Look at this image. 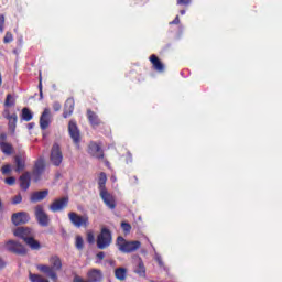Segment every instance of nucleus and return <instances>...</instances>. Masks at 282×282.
<instances>
[{
	"label": "nucleus",
	"mask_w": 282,
	"mask_h": 282,
	"mask_svg": "<svg viewBox=\"0 0 282 282\" xmlns=\"http://www.w3.org/2000/svg\"><path fill=\"white\" fill-rule=\"evenodd\" d=\"M48 264H37L36 270L41 272L42 274H45L51 281L58 282V273L61 270H63V260H61V257L58 256H52L48 259Z\"/></svg>",
	"instance_id": "nucleus-1"
},
{
	"label": "nucleus",
	"mask_w": 282,
	"mask_h": 282,
	"mask_svg": "<svg viewBox=\"0 0 282 282\" xmlns=\"http://www.w3.org/2000/svg\"><path fill=\"white\" fill-rule=\"evenodd\" d=\"M14 237L23 239L24 243L32 250H41V242L34 239V231L30 227H18L13 231Z\"/></svg>",
	"instance_id": "nucleus-2"
},
{
	"label": "nucleus",
	"mask_w": 282,
	"mask_h": 282,
	"mask_svg": "<svg viewBox=\"0 0 282 282\" xmlns=\"http://www.w3.org/2000/svg\"><path fill=\"white\" fill-rule=\"evenodd\" d=\"M117 245L119 246L120 252L129 254L131 252H135V250H140L142 242L138 240L127 241L122 236H119L117 238Z\"/></svg>",
	"instance_id": "nucleus-3"
},
{
	"label": "nucleus",
	"mask_w": 282,
	"mask_h": 282,
	"mask_svg": "<svg viewBox=\"0 0 282 282\" xmlns=\"http://www.w3.org/2000/svg\"><path fill=\"white\" fill-rule=\"evenodd\" d=\"M112 241L113 237L111 236V230L107 227L101 228L100 234L97 236V248L99 250H107Z\"/></svg>",
	"instance_id": "nucleus-4"
},
{
	"label": "nucleus",
	"mask_w": 282,
	"mask_h": 282,
	"mask_svg": "<svg viewBox=\"0 0 282 282\" xmlns=\"http://www.w3.org/2000/svg\"><path fill=\"white\" fill-rule=\"evenodd\" d=\"M4 250L11 252V254H18V257H25L28 249L21 242L17 240H8L4 242Z\"/></svg>",
	"instance_id": "nucleus-5"
},
{
	"label": "nucleus",
	"mask_w": 282,
	"mask_h": 282,
	"mask_svg": "<svg viewBox=\"0 0 282 282\" xmlns=\"http://www.w3.org/2000/svg\"><path fill=\"white\" fill-rule=\"evenodd\" d=\"M68 219L75 228H87L89 226V216L87 214L80 216L75 212L68 213Z\"/></svg>",
	"instance_id": "nucleus-6"
},
{
	"label": "nucleus",
	"mask_w": 282,
	"mask_h": 282,
	"mask_svg": "<svg viewBox=\"0 0 282 282\" xmlns=\"http://www.w3.org/2000/svg\"><path fill=\"white\" fill-rule=\"evenodd\" d=\"M68 134L76 149H80V129H78V123H76V120L74 119L68 122Z\"/></svg>",
	"instance_id": "nucleus-7"
},
{
	"label": "nucleus",
	"mask_w": 282,
	"mask_h": 282,
	"mask_svg": "<svg viewBox=\"0 0 282 282\" xmlns=\"http://www.w3.org/2000/svg\"><path fill=\"white\" fill-rule=\"evenodd\" d=\"M50 160L53 166H61V164H63V151L61 150V145L58 143L53 144Z\"/></svg>",
	"instance_id": "nucleus-8"
},
{
	"label": "nucleus",
	"mask_w": 282,
	"mask_h": 282,
	"mask_svg": "<svg viewBox=\"0 0 282 282\" xmlns=\"http://www.w3.org/2000/svg\"><path fill=\"white\" fill-rule=\"evenodd\" d=\"M35 218L39 226H42V228H47V226H50V216L45 213L42 205L35 207Z\"/></svg>",
	"instance_id": "nucleus-9"
},
{
	"label": "nucleus",
	"mask_w": 282,
	"mask_h": 282,
	"mask_svg": "<svg viewBox=\"0 0 282 282\" xmlns=\"http://www.w3.org/2000/svg\"><path fill=\"white\" fill-rule=\"evenodd\" d=\"M13 226H23L30 221V214L26 212H18L11 215Z\"/></svg>",
	"instance_id": "nucleus-10"
},
{
	"label": "nucleus",
	"mask_w": 282,
	"mask_h": 282,
	"mask_svg": "<svg viewBox=\"0 0 282 282\" xmlns=\"http://www.w3.org/2000/svg\"><path fill=\"white\" fill-rule=\"evenodd\" d=\"M88 153L91 158H96V160H105V151H102V148L94 141L88 144Z\"/></svg>",
	"instance_id": "nucleus-11"
},
{
	"label": "nucleus",
	"mask_w": 282,
	"mask_h": 282,
	"mask_svg": "<svg viewBox=\"0 0 282 282\" xmlns=\"http://www.w3.org/2000/svg\"><path fill=\"white\" fill-rule=\"evenodd\" d=\"M43 173H45V159L40 158L35 161L34 169H33L34 182H39Z\"/></svg>",
	"instance_id": "nucleus-12"
},
{
	"label": "nucleus",
	"mask_w": 282,
	"mask_h": 282,
	"mask_svg": "<svg viewBox=\"0 0 282 282\" xmlns=\"http://www.w3.org/2000/svg\"><path fill=\"white\" fill-rule=\"evenodd\" d=\"M99 195L104 202V204L110 209L116 210V197L111 195L107 189L99 192Z\"/></svg>",
	"instance_id": "nucleus-13"
},
{
	"label": "nucleus",
	"mask_w": 282,
	"mask_h": 282,
	"mask_svg": "<svg viewBox=\"0 0 282 282\" xmlns=\"http://www.w3.org/2000/svg\"><path fill=\"white\" fill-rule=\"evenodd\" d=\"M68 204H69V197L64 196L59 199H55L50 205V210H52V213H58V210H63V208H67Z\"/></svg>",
	"instance_id": "nucleus-14"
},
{
	"label": "nucleus",
	"mask_w": 282,
	"mask_h": 282,
	"mask_svg": "<svg viewBox=\"0 0 282 282\" xmlns=\"http://www.w3.org/2000/svg\"><path fill=\"white\" fill-rule=\"evenodd\" d=\"M4 113V118L9 121V131H11V133H14V131H17V122L19 120V117L17 116V113L10 115V110H6Z\"/></svg>",
	"instance_id": "nucleus-15"
},
{
	"label": "nucleus",
	"mask_w": 282,
	"mask_h": 282,
	"mask_svg": "<svg viewBox=\"0 0 282 282\" xmlns=\"http://www.w3.org/2000/svg\"><path fill=\"white\" fill-rule=\"evenodd\" d=\"M87 279H88V282H102V279H105V275L102 274V271L99 269H90L87 272Z\"/></svg>",
	"instance_id": "nucleus-16"
},
{
	"label": "nucleus",
	"mask_w": 282,
	"mask_h": 282,
	"mask_svg": "<svg viewBox=\"0 0 282 282\" xmlns=\"http://www.w3.org/2000/svg\"><path fill=\"white\" fill-rule=\"evenodd\" d=\"M20 188L22 191H28V188H30V184L32 182V174L30 172H24L20 178Z\"/></svg>",
	"instance_id": "nucleus-17"
},
{
	"label": "nucleus",
	"mask_w": 282,
	"mask_h": 282,
	"mask_svg": "<svg viewBox=\"0 0 282 282\" xmlns=\"http://www.w3.org/2000/svg\"><path fill=\"white\" fill-rule=\"evenodd\" d=\"M149 61L152 64V67L155 72H159L160 74L164 72V64L162 63V61H160V57H158V55L152 54L149 57Z\"/></svg>",
	"instance_id": "nucleus-18"
},
{
	"label": "nucleus",
	"mask_w": 282,
	"mask_h": 282,
	"mask_svg": "<svg viewBox=\"0 0 282 282\" xmlns=\"http://www.w3.org/2000/svg\"><path fill=\"white\" fill-rule=\"evenodd\" d=\"M47 195H50L48 189L34 192V193L31 194L30 202L32 204H36V202H43V199H45L47 197Z\"/></svg>",
	"instance_id": "nucleus-19"
},
{
	"label": "nucleus",
	"mask_w": 282,
	"mask_h": 282,
	"mask_svg": "<svg viewBox=\"0 0 282 282\" xmlns=\"http://www.w3.org/2000/svg\"><path fill=\"white\" fill-rule=\"evenodd\" d=\"M40 127L43 131L50 127V108H45L40 118Z\"/></svg>",
	"instance_id": "nucleus-20"
},
{
	"label": "nucleus",
	"mask_w": 282,
	"mask_h": 282,
	"mask_svg": "<svg viewBox=\"0 0 282 282\" xmlns=\"http://www.w3.org/2000/svg\"><path fill=\"white\" fill-rule=\"evenodd\" d=\"M87 118L91 127L100 126V118H98V115L94 112V110H90V109L87 110Z\"/></svg>",
	"instance_id": "nucleus-21"
},
{
	"label": "nucleus",
	"mask_w": 282,
	"mask_h": 282,
	"mask_svg": "<svg viewBox=\"0 0 282 282\" xmlns=\"http://www.w3.org/2000/svg\"><path fill=\"white\" fill-rule=\"evenodd\" d=\"M15 162V173H21L22 171H25V158H22L21 155L14 156Z\"/></svg>",
	"instance_id": "nucleus-22"
},
{
	"label": "nucleus",
	"mask_w": 282,
	"mask_h": 282,
	"mask_svg": "<svg viewBox=\"0 0 282 282\" xmlns=\"http://www.w3.org/2000/svg\"><path fill=\"white\" fill-rule=\"evenodd\" d=\"M74 113V101L67 100L64 106L63 118H69Z\"/></svg>",
	"instance_id": "nucleus-23"
},
{
	"label": "nucleus",
	"mask_w": 282,
	"mask_h": 282,
	"mask_svg": "<svg viewBox=\"0 0 282 282\" xmlns=\"http://www.w3.org/2000/svg\"><path fill=\"white\" fill-rule=\"evenodd\" d=\"M0 151H2L4 155H12V153H14V147L9 142L0 143Z\"/></svg>",
	"instance_id": "nucleus-24"
},
{
	"label": "nucleus",
	"mask_w": 282,
	"mask_h": 282,
	"mask_svg": "<svg viewBox=\"0 0 282 282\" xmlns=\"http://www.w3.org/2000/svg\"><path fill=\"white\" fill-rule=\"evenodd\" d=\"M106 185H107V174L105 172H101L98 178L99 193H101L102 191H107Z\"/></svg>",
	"instance_id": "nucleus-25"
},
{
	"label": "nucleus",
	"mask_w": 282,
	"mask_h": 282,
	"mask_svg": "<svg viewBox=\"0 0 282 282\" xmlns=\"http://www.w3.org/2000/svg\"><path fill=\"white\" fill-rule=\"evenodd\" d=\"M115 278L118 280V281H126L127 280V268H117L115 270Z\"/></svg>",
	"instance_id": "nucleus-26"
},
{
	"label": "nucleus",
	"mask_w": 282,
	"mask_h": 282,
	"mask_svg": "<svg viewBox=\"0 0 282 282\" xmlns=\"http://www.w3.org/2000/svg\"><path fill=\"white\" fill-rule=\"evenodd\" d=\"M135 274H139V276H147V267H144V262L141 258H139V262L137 268L134 269Z\"/></svg>",
	"instance_id": "nucleus-27"
},
{
	"label": "nucleus",
	"mask_w": 282,
	"mask_h": 282,
	"mask_svg": "<svg viewBox=\"0 0 282 282\" xmlns=\"http://www.w3.org/2000/svg\"><path fill=\"white\" fill-rule=\"evenodd\" d=\"M32 118H34V113H32V110H30V108H23L21 119L24 120V122H30Z\"/></svg>",
	"instance_id": "nucleus-28"
},
{
	"label": "nucleus",
	"mask_w": 282,
	"mask_h": 282,
	"mask_svg": "<svg viewBox=\"0 0 282 282\" xmlns=\"http://www.w3.org/2000/svg\"><path fill=\"white\" fill-rule=\"evenodd\" d=\"M29 280L31 282H50V280H47L46 278H43V275L32 273V272L29 273Z\"/></svg>",
	"instance_id": "nucleus-29"
},
{
	"label": "nucleus",
	"mask_w": 282,
	"mask_h": 282,
	"mask_svg": "<svg viewBox=\"0 0 282 282\" xmlns=\"http://www.w3.org/2000/svg\"><path fill=\"white\" fill-rule=\"evenodd\" d=\"M17 105V100L11 94H8L4 100V107H14Z\"/></svg>",
	"instance_id": "nucleus-30"
},
{
	"label": "nucleus",
	"mask_w": 282,
	"mask_h": 282,
	"mask_svg": "<svg viewBox=\"0 0 282 282\" xmlns=\"http://www.w3.org/2000/svg\"><path fill=\"white\" fill-rule=\"evenodd\" d=\"M75 248H77V250H83L85 248V240H83V236H76Z\"/></svg>",
	"instance_id": "nucleus-31"
},
{
	"label": "nucleus",
	"mask_w": 282,
	"mask_h": 282,
	"mask_svg": "<svg viewBox=\"0 0 282 282\" xmlns=\"http://www.w3.org/2000/svg\"><path fill=\"white\" fill-rule=\"evenodd\" d=\"M11 172H12V165L10 164H6L1 167L2 175H10Z\"/></svg>",
	"instance_id": "nucleus-32"
},
{
	"label": "nucleus",
	"mask_w": 282,
	"mask_h": 282,
	"mask_svg": "<svg viewBox=\"0 0 282 282\" xmlns=\"http://www.w3.org/2000/svg\"><path fill=\"white\" fill-rule=\"evenodd\" d=\"M12 41H14V35H12L11 32H7L3 37V43L8 44V43H12Z\"/></svg>",
	"instance_id": "nucleus-33"
},
{
	"label": "nucleus",
	"mask_w": 282,
	"mask_h": 282,
	"mask_svg": "<svg viewBox=\"0 0 282 282\" xmlns=\"http://www.w3.org/2000/svg\"><path fill=\"white\" fill-rule=\"evenodd\" d=\"M21 202H23V196H21V194H18L12 198L11 204H13V206H17V204H21Z\"/></svg>",
	"instance_id": "nucleus-34"
},
{
	"label": "nucleus",
	"mask_w": 282,
	"mask_h": 282,
	"mask_svg": "<svg viewBox=\"0 0 282 282\" xmlns=\"http://www.w3.org/2000/svg\"><path fill=\"white\" fill-rule=\"evenodd\" d=\"M121 228L126 235H129L131 232V224L129 223H121Z\"/></svg>",
	"instance_id": "nucleus-35"
},
{
	"label": "nucleus",
	"mask_w": 282,
	"mask_h": 282,
	"mask_svg": "<svg viewBox=\"0 0 282 282\" xmlns=\"http://www.w3.org/2000/svg\"><path fill=\"white\" fill-rule=\"evenodd\" d=\"M6 184H8V186H14V184H17V178L13 176H10L8 178L4 180Z\"/></svg>",
	"instance_id": "nucleus-36"
},
{
	"label": "nucleus",
	"mask_w": 282,
	"mask_h": 282,
	"mask_svg": "<svg viewBox=\"0 0 282 282\" xmlns=\"http://www.w3.org/2000/svg\"><path fill=\"white\" fill-rule=\"evenodd\" d=\"M6 25V17L0 14V32H3V28Z\"/></svg>",
	"instance_id": "nucleus-37"
},
{
	"label": "nucleus",
	"mask_w": 282,
	"mask_h": 282,
	"mask_svg": "<svg viewBox=\"0 0 282 282\" xmlns=\"http://www.w3.org/2000/svg\"><path fill=\"white\" fill-rule=\"evenodd\" d=\"M96 241V237H94V234L88 232L87 234V242L88 243H94Z\"/></svg>",
	"instance_id": "nucleus-38"
},
{
	"label": "nucleus",
	"mask_w": 282,
	"mask_h": 282,
	"mask_svg": "<svg viewBox=\"0 0 282 282\" xmlns=\"http://www.w3.org/2000/svg\"><path fill=\"white\" fill-rule=\"evenodd\" d=\"M177 6H191V0H176Z\"/></svg>",
	"instance_id": "nucleus-39"
},
{
	"label": "nucleus",
	"mask_w": 282,
	"mask_h": 282,
	"mask_svg": "<svg viewBox=\"0 0 282 282\" xmlns=\"http://www.w3.org/2000/svg\"><path fill=\"white\" fill-rule=\"evenodd\" d=\"M8 140V134L6 132L0 133V144L6 143Z\"/></svg>",
	"instance_id": "nucleus-40"
},
{
	"label": "nucleus",
	"mask_w": 282,
	"mask_h": 282,
	"mask_svg": "<svg viewBox=\"0 0 282 282\" xmlns=\"http://www.w3.org/2000/svg\"><path fill=\"white\" fill-rule=\"evenodd\" d=\"M61 108H62L61 102L55 101V102L53 104V109H54V111H61Z\"/></svg>",
	"instance_id": "nucleus-41"
},
{
	"label": "nucleus",
	"mask_w": 282,
	"mask_h": 282,
	"mask_svg": "<svg viewBox=\"0 0 282 282\" xmlns=\"http://www.w3.org/2000/svg\"><path fill=\"white\" fill-rule=\"evenodd\" d=\"M178 23H180V15H176L175 19L172 22H170V25H178Z\"/></svg>",
	"instance_id": "nucleus-42"
},
{
	"label": "nucleus",
	"mask_w": 282,
	"mask_h": 282,
	"mask_svg": "<svg viewBox=\"0 0 282 282\" xmlns=\"http://www.w3.org/2000/svg\"><path fill=\"white\" fill-rule=\"evenodd\" d=\"M96 258L99 259V261H102V259H105V252H104V251L98 252V253L96 254Z\"/></svg>",
	"instance_id": "nucleus-43"
},
{
	"label": "nucleus",
	"mask_w": 282,
	"mask_h": 282,
	"mask_svg": "<svg viewBox=\"0 0 282 282\" xmlns=\"http://www.w3.org/2000/svg\"><path fill=\"white\" fill-rule=\"evenodd\" d=\"M39 87H40V98H43V83H41V80H40Z\"/></svg>",
	"instance_id": "nucleus-44"
},
{
	"label": "nucleus",
	"mask_w": 282,
	"mask_h": 282,
	"mask_svg": "<svg viewBox=\"0 0 282 282\" xmlns=\"http://www.w3.org/2000/svg\"><path fill=\"white\" fill-rule=\"evenodd\" d=\"M7 263L3 261V258L0 257V270H3L6 268Z\"/></svg>",
	"instance_id": "nucleus-45"
},
{
	"label": "nucleus",
	"mask_w": 282,
	"mask_h": 282,
	"mask_svg": "<svg viewBox=\"0 0 282 282\" xmlns=\"http://www.w3.org/2000/svg\"><path fill=\"white\" fill-rule=\"evenodd\" d=\"M156 261H158L159 265H163V262H162L161 258H158Z\"/></svg>",
	"instance_id": "nucleus-46"
},
{
	"label": "nucleus",
	"mask_w": 282,
	"mask_h": 282,
	"mask_svg": "<svg viewBox=\"0 0 282 282\" xmlns=\"http://www.w3.org/2000/svg\"><path fill=\"white\" fill-rule=\"evenodd\" d=\"M28 129H34V123H29Z\"/></svg>",
	"instance_id": "nucleus-47"
},
{
	"label": "nucleus",
	"mask_w": 282,
	"mask_h": 282,
	"mask_svg": "<svg viewBox=\"0 0 282 282\" xmlns=\"http://www.w3.org/2000/svg\"><path fill=\"white\" fill-rule=\"evenodd\" d=\"M132 180H134V184H138V176H133Z\"/></svg>",
	"instance_id": "nucleus-48"
},
{
	"label": "nucleus",
	"mask_w": 282,
	"mask_h": 282,
	"mask_svg": "<svg viewBox=\"0 0 282 282\" xmlns=\"http://www.w3.org/2000/svg\"><path fill=\"white\" fill-rule=\"evenodd\" d=\"M0 210H3V203L0 199Z\"/></svg>",
	"instance_id": "nucleus-49"
},
{
	"label": "nucleus",
	"mask_w": 282,
	"mask_h": 282,
	"mask_svg": "<svg viewBox=\"0 0 282 282\" xmlns=\"http://www.w3.org/2000/svg\"><path fill=\"white\" fill-rule=\"evenodd\" d=\"M181 14L182 15L186 14V10H181Z\"/></svg>",
	"instance_id": "nucleus-50"
},
{
	"label": "nucleus",
	"mask_w": 282,
	"mask_h": 282,
	"mask_svg": "<svg viewBox=\"0 0 282 282\" xmlns=\"http://www.w3.org/2000/svg\"><path fill=\"white\" fill-rule=\"evenodd\" d=\"M3 84V79L1 78V74H0V87Z\"/></svg>",
	"instance_id": "nucleus-51"
}]
</instances>
